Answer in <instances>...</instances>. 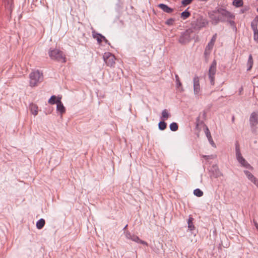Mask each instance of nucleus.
<instances>
[{
    "instance_id": "1",
    "label": "nucleus",
    "mask_w": 258,
    "mask_h": 258,
    "mask_svg": "<svg viewBox=\"0 0 258 258\" xmlns=\"http://www.w3.org/2000/svg\"><path fill=\"white\" fill-rule=\"evenodd\" d=\"M210 15L212 24H218L219 22H225L228 19H235V16L231 12L222 8H216Z\"/></svg>"
},
{
    "instance_id": "2",
    "label": "nucleus",
    "mask_w": 258,
    "mask_h": 258,
    "mask_svg": "<svg viewBox=\"0 0 258 258\" xmlns=\"http://www.w3.org/2000/svg\"><path fill=\"white\" fill-rule=\"evenodd\" d=\"M208 24V21L203 17L197 15L194 16L191 21V28L195 30H200L201 29L206 27Z\"/></svg>"
},
{
    "instance_id": "3",
    "label": "nucleus",
    "mask_w": 258,
    "mask_h": 258,
    "mask_svg": "<svg viewBox=\"0 0 258 258\" xmlns=\"http://www.w3.org/2000/svg\"><path fill=\"white\" fill-rule=\"evenodd\" d=\"M48 55L52 60L63 63L67 61L63 52L58 49L50 48L48 51Z\"/></svg>"
},
{
    "instance_id": "4",
    "label": "nucleus",
    "mask_w": 258,
    "mask_h": 258,
    "mask_svg": "<svg viewBox=\"0 0 258 258\" xmlns=\"http://www.w3.org/2000/svg\"><path fill=\"white\" fill-rule=\"evenodd\" d=\"M30 85L34 87L37 85L38 83L41 82L43 79L42 73L39 71L31 72L29 75Z\"/></svg>"
},
{
    "instance_id": "5",
    "label": "nucleus",
    "mask_w": 258,
    "mask_h": 258,
    "mask_svg": "<svg viewBox=\"0 0 258 258\" xmlns=\"http://www.w3.org/2000/svg\"><path fill=\"white\" fill-rule=\"evenodd\" d=\"M235 150L236 159L241 165L247 169L252 168L251 165L242 156L240 151L239 147L237 143L235 145Z\"/></svg>"
},
{
    "instance_id": "6",
    "label": "nucleus",
    "mask_w": 258,
    "mask_h": 258,
    "mask_svg": "<svg viewBox=\"0 0 258 258\" xmlns=\"http://www.w3.org/2000/svg\"><path fill=\"white\" fill-rule=\"evenodd\" d=\"M193 33L191 29H186L184 32H182L178 38V42L181 44H185L188 43L190 40V35Z\"/></svg>"
},
{
    "instance_id": "7",
    "label": "nucleus",
    "mask_w": 258,
    "mask_h": 258,
    "mask_svg": "<svg viewBox=\"0 0 258 258\" xmlns=\"http://www.w3.org/2000/svg\"><path fill=\"white\" fill-rule=\"evenodd\" d=\"M104 61L106 64L110 67H113L115 65V56L110 52H106L103 56Z\"/></svg>"
},
{
    "instance_id": "8",
    "label": "nucleus",
    "mask_w": 258,
    "mask_h": 258,
    "mask_svg": "<svg viewBox=\"0 0 258 258\" xmlns=\"http://www.w3.org/2000/svg\"><path fill=\"white\" fill-rule=\"evenodd\" d=\"M92 36L93 37L96 39L98 43L100 44L102 41H103L106 44L108 45H110V42L108 40L101 34H100L98 32H96L95 30L92 31Z\"/></svg>"
},
{
    "instance_id": "9",
    "label": "nucleus",
    "mask_w": 258,
    "mask_h": 258,
    "mask_svg": "<svg viewBox=\"0 0 258 258\" xmlns=\"http://www.w3.org/2000/svg\"><path fill=\"white\" fill-rule=\"evenodd\" d=\"M201 114L202 115V118L205 119L206 118V113L205 111H204L202 113H200L198 117H197V118H196V129H197L198 130H199L200 131L201 130V127L202 126H203V127L204 128V124H205L204 123V120H201Z\"/></svg>"
},
{
    "instance_id": "10",
    "label": "nucleus",
    "mask_w": 258,
    "mask_h": 258,
    "mask_svg": "<svg viewBox=\"0 0 258 258\" xmlns=\"http://www.w3.org/2000/svg\"><path fill=\"white\" fill-rule=\"evenodd\" d=\"M194 91L195 95H198L200 92V79L198 76H195L193 80Z\"/></svg>"
},
{
    "instance_id": "11",
    "label": "nucleus",
    "mask_w": 258,
    "mask_h": 258,
    "mask_svg": "<svg viewBox=\"0 0 258 258\" xmlns=\"http://www.w3.org/2000/svg\"><path fill=\"white\" fill-rule=\"evenodd\" d=\"M210 172L211 173V176L217 178L221 175H222L220 172V170L217 165H213L210 169Z\"/></svg>"
},
{
    "instance_id": "12",
    "label": "nucleus",
    "mask_w": 258,
    "mask_h": 258,
    "mask_svg": "<svg viewBox=\"0 0 258 258\" xmlns=\"http://www.w3.org/2000/svg\"><path fill=\"white\" fill-rule=\"evenodd\" d=\"M216 61L214 60L209 68L208 76H215L216 72Z\"/></svg>"
},
{
    "instance_id": "13",
    "label": "nucleus",
    "mask_w": 258,
    "mask_h": 258,
    "mask_svg": "<svg viewBox=\"0 0 258 258\" xmlns=\"http://www.w3.org/2000/svg\"><path fill=\"white\" fill-rule=\"evenodd\" d=\"M56 110L62 115L66 112V108L61 101V97H58V102L56 104Z\"/></svg>"
},
{
    "instance_id": "14",
    "label": "nucleus",
    "mask_w": 258,
    "mask_h": 258,
    "mask_svg": "<svg viewBox=\"0 0 258 258\" xmlns=\"http://www.w3.org/2000/svg\"><path fill=\"white\" fill-rule=\"evenodd\" d=\"M158 7L160 8L163 12L167 13H171L173 11V9L169 7L167 5L164 4H160Z\"/></svg>"
},
{
    "instance_id": "15",
    "label": "nucleus",
    "mask_w": 258,
    "mask_h": 258,
    "mask_svg": "<svg viewBox=\"0 0 258 258\" xmlns=\"http://www.w3.org/2000/svg\"><path fill=\"white\" fill-rule=\"evenodd\" d=\"M258 123L257 115L255 112H252L249 117V124H253Z\"/></svg>"
},
{
    "instance_id": "16",
    "label": "nucleus",
    "mask_w": 258,
    "mask_h": 258,
    "mask_svg": "<svg viewBox=\"0 0 258 258\" xmlns=\"http://www.w3.org/2000/svg\"><path fill=\"white\" fill-rule=\"evenodd\" d=\"M131 240L138 243H141L144 245H148V243L146 241L140 239V238L136 235H133Z\"/></svg>"
},
{
    "instance_id": "17",
    "label": "nucleus",
    "mask_w": 258,
    "mask_h": 258,
    "mask_svg": "<svg viewBox=\"0 0 258 258\" xmlns=\"http://www.w3.org/2000/svg\"><path fill=\"white\" fill-rule=\"evenodd\" d=\"M216 38H217V34L215 33L212 36L210 41L208 43V44L206 47H207L208 48L212 49L213 46L215 44V42L216 41Z\"/></svg>"
},
{
    "instance_id": "18",
    "label": "nucleus",
    "mask_w": 258,
    "mask_h": 258,
    "mask_svg": "<svg viewBox=\"0 0 258 258\" xmlns=\"http://www.w3.org/2000/svg\"><path fill=\"white\" fill-rule=\"evenodd\" d=\"M171 116V114L168 112V110L166 109H164L162 111V116L161 119L163 120H167L169 117Z\"/></svg>"
},
{
    "instance_id": "19",
    "label": "nucleus",
    "mask_w": 258,
    "mask_h": 258,
    "mask_svg": "<svg viewBox=\"0 0 258 258\" xmlns=\"http://www.w3.org/2000/svg\"><path fill=\"white\" fill-rule=\"evenodd\" d=\"M194 220V219L192 217H189L187 221L188 228L191 231L195 230V227L193 223Z\"/></svg>"
},
{
    "instance_id": "20",
    "label": "nucleus",
    "mask_w": 258,
    "mask_h": 258,
    "mask_svg": "<svg viewBox=\"0 0 258 258\" xmlns=\"http://www.w3.org/2000/svg\"><path fill=\"white\" fill-rule=\"evenodd\" d=\"M45 221L44 219H40L36 222V227L38 229H41L45 225Z\"/></svg>"
},
{
    "instance_id": "21",
    "label": "nucleus",
    "mask_w": 258,
    "mask_h": 258,
    "mask_svg": "<svg viewBox=\"0 0 258 258\" xmlns=\"http://www.w3.org/2000/svg\"><path fill=\"white\" fill-rule=\"evenodd\" d=\"M253 64V58L251 54H249L248 56V61L247 62V66L248 68L247 69V71H250L252 67Z\"/></svg>"
},
{
    "instance_id": "22",
    "label": "nucleus",
    "mask_w": 258,
    "mask_h": 258,
    "mask_svg": "<svg viewBox=\"0 0 258 258\" xmlns=\"http://www.w3.org/2000/svg\"><path fill=\"white\" fill-rule=\"evenodd\" d=\"M58 97H56L55 95L51 96L48 100V103L50 104H57L58 102Z\"/></svg>"
},
{
    "instance_id": "23",
    "label": "nucleus",
    "mask_w": 258,
    "mask_h": 258,
    "mask_svg": "<svg viewBox=\"0 0 258 258\" xmlns=\"http://www.w3.org/2000/svg\"><path fill=\"white\" fill-rule=\"evenodd\" d=\"M188 9L181 13V17L183 20L187 19L190 15V13L188 11Z\"/></svg>"
},
{
    "instance_id": "24",
    "label": "nucleus",
    "mask_w": 258,
    "mask_h": 258,
    "mask_svg": "<svg viewBox=\"0 0 258 258\" xmlns=\"http://www.w3.org/2000/svg\"><path fill=\"white\" fill-rule=\"evenodd\" d=\"M167 127V123L164 120L160 121L158 123V128L161 131L165 130Z\"/></svg>"
},
{
    "instance_id": "25",
    "label": "nucleus",
    "mask_w": 258,
    "mask_h": 258,
    "mask_svg": "<svg viewBox=\"0 0 258 258\" xmlns=\"http://www.w3.org/2000/svg\"><path fill=\"white\" fill-rule=\"evenodd\" d=\"M244 173H245L246 177L248 178V179H249L251 182L255 178L253 174L247 170H244Z\"/></svg>"
},
{
    "instance_id": "26",
    "label": "nucleus",
    "mask_w": 258,
    "mask_h": 258,
    "mask_svg": "<svg viewBox=\"0 0 258 258\" xmlns=\"http://www.w3.org/2000/svg\"><path fill=\"white\" fill-rule=\"evenodd\" d=\"M170 129L171 131L175 132L178 129V125L176 122H172L169 125Z\"/></svg>"
},
{
    "instance_id": "27",
    "label": "nucleus",
    "mask_w": 258,
    "mask_h": 258,
    "mask_svg": "<svg viewBox=\"0 0 258 258\" xmlns=\"http://www.w3.org/2000/svg\"><path fill=\"white\" fill-rule=\"evenodd\" d=\"M232 4L233 6L238 8L242 6L243 2L242 0H233Z\"/></svg>"
},
{
    "instance_id": "28",
    "label": "nucleus",
    "mask_w": 258,
    "mask_h": 258,
    "mask_svg": "<svg viewBox=\"0 0 258 258\" xmlns=\"http://www.w3.org/2000/svg\"><path fill=\"white\" fill-rule=\"evenodd\" d=\"M31 108V111L32 112V113L35 116L37 115L38 114V107L34 104H32L30 106Z\"/></svg>"
},
{
    "instance_id": "29",
    "label": "nucleus",
    "mask_w": 258,
    "mask_h": 258,
    "mask_svg": "<svg viewBox=\"0 0 258 258\" xmlns=\"http://www.w3.org/2000/svg\"><path fill=\"white\" fill-rule=\"evenodd\" d=\"M204 130L205 135H206L207 138H208V139L212 138L211 133L208 128V126L206 124H204Z\"/></svg>"
},
{
    "instance_id": "30",
    "label": "nucleus",
    "mask_w": 258,
    "mask_h": 258,
    "mask_svg": "<svg viewBox=\"0 0 258 258\" xmlns=\"http://www.w3.org/2000/svg\"><path fill=\"white\" fill-rule=\"evenodd\" d=\"M194 194L198 197H201L203 196V192L199 188H196L194 190Z\"/></svg>"
},
{
    "instance_id": "31",
    "label": "nucleus",
    "mask_w": 258,
    "mask_h": 258,
    "mask_svg": "<svg viewBox=\"0 0 258 258\" xmlns=\"http://www.w3.org/2000/svg\"><path fill=\"white\" fill-rule=\"evenodd\" d=\"M175 79H176V87L179 88L180 87H181V90L183 91L182 87V84L181 82L180 81L179 78L177 75H175Z\"/></svg>"
},
{
    "instance_id": "32",
    "label": "nucleus",
    "mask_w": 258,
    "mask_h": 258,
    "mask_svg": "<svg viewBox=\"0 0 258 258\" xmlns=\"http://www.w3.org/2000/svg\"><path fill=\"white\" fill-rule=\"evenodd\" d=\"M175 21V18H170L167 20L165 22V24L168 26H172L173 25L174 22Z\"/></svg>"
},
{
    "instance_id": "33",
    "label": "nucleus",
    "mask_w": 258,
    "mask_h": 258,
    "mask_svg": "<svg viewBox=\"0 0 258 258\" xmlns=\"http://www.w3.org/2000/svg\"><path fill=\"white\" fill-rule=\"evenodd\" d=\"M253 31V39L258 43V29H252Z\"/></svg>"
},
{
    "instance_id": "34",
    "label": "nucleus",
    "mask_w": 258,
    "mask_h": 258,
    "mask_svg": "<svg viewBox=\"0 0 258 258\" xmlns=\"http://www.w3.org/2000/svg\"><path fill=\"white\" fill-rule=\"evenodd\" d=\"M251 131L252 133L256 134L257 132V126L256 124H253V126L252 124H250Z\"/></svg>"
},
{
    "instance_id": "35",
    "label": "nucleus",
    "mask_w": 258,
    "mask_h": 258,
    "mask_svg": "<svg viewBox=\"0 0 258 258\" xmlns=\"http://www.w3.org/2000/svg\"><path fill=\"white\" fill-rule=\"evenodd\" d=\"M193 1V0H182L181 1V4L183 6H186L188 5H189L191 2Z\"/></svg>"
},
{
    "instance_id": "36",
    "label": "nucleus",
    "mask_w": 258,
    "mask_h": 258,
    "mask_svg": "<svg viewBox=\"0 0 258 258\" xmlns=\"http://www.w3.org/2000/svg\"><path fill=\"white\" fill-rule=\"evenodd\" d=\"M209 78L210 81V84L212 85H214L215 84V76H208Z\"/></svg>"
},
{
    "instance_id": "37",
    "label": "nucleus",
    "mask_w": 258,
    "mask_h": 258,
    "mask_svg": "<svg viewBox=\"0 0 258 258\" xmlns=\"http://www.w3.org/2000/svg\"><path fill=\"white\" fill-rule=\"evenodd\" d=\"M232 19H228L226 22L228 23L232 27H235V23L233 20H231Z\"/></svg>"
},
{
    "instance_id": "38",
    "label": "nucleus",
    "mask_w": 258,
    "mask_h": 258,
    "mask_svg": "<svg viewBox=\"0 0 258 258\" xmlns=\"http://www.w3.org/2000/svg\"><path fill=\"white\" fill-rule=\"evenodd\" d=\"M257 23L252 21L251 23V27L252 29H257Z\"/></svg>"
},
{
    "instance_id": "39",
    "label": "nucleus",
    "mask_w": 258,
    "mask_h": 258,
    "mask_svg": "<svg viewBox=\"0 0 258 258\" xmlns=\"http://www.w3.org/2000/svg\"><path fill=\"white\" fill-rule=\"evenodd\" d=\"M211 49L208 48L207 47H206L205 51H204V55L205 56H208L210 54L211 52Z\"/></svg>"
},
{
    "instance_id": "40",
    "label": "nucleus",
    "mask_w": 258,
    "mask_h": 258,
    "mask_svg": "<svg viewBox=\"0 0 258 258\" xmlns=\"http://www.w3.org/2000/svg\"><path fill=\"white\" fill-rule=\"evenodd\" d=\"M249 9V8L248 7H245L244 8L241 9L240 10V13L243 14V13H245L246 11H248Z\"/></svg>"
},
{
    "instance_id": "41",
    "label": "nucleus",
    "mask_w": 258,
    "mask_h": 258,
    "mask_svg": "<svg viewBox=\"0 0 258 258\" xmlns=\"http://www.w3.org/2000/svg\"><path fill=\"white\" fill-rule=\"evenodd\" d=\"M133 234H132L130 232L127 231L125 233V236L126 238L129 239H132V236Z\"/></svg>"
},
{
    "instance_id": "42",
    "label": "nucleus",
    "mask_w": 258,
    "mask_h": 258,
    "mask_svg": "<svg viewBox=\"0 0 258 258\" xmlns=\"http://www.w3.org/2000/svg\"><path fill=\"white\" fill-rule=\"evenodd\" d=\"M208 141L210 143V144L213 147H216V145L215 143L214 142L212 138L208 139Z\"/></svg>"
},
{
    "instance_id": "43",
    "label": "nucleus",
    "mask_w": 258,
    "mask_h": 258,
    "mask_svg": "<svg viewBox=\"0 0 258 258\" xmlns=\"http://www.w3.org/2000/svg\"><path fill=\"white\" fill-rule=\"evenodd\" d=\"M252 182H253L257 187H258V179L257 178H255L253 181H252Z\"/></svg>"
},
{
    "instance_id": "44",
    "label": "nucleus",
    "mask_w": 258,
    "mask_h": 258,
    "mask_svg": "<svg viewBox=\"0 0 258 258\" xmlns=\"http://www.w3.org/2000/svg\"><path fill=\"white\" fill-rule=\"evenodd\" d=\"M253 224L256 228V229H258V223L254 220H253Z\"/></svg>"
},
{
    "instance_id": "45",
    "label": "nucleus",
    "mask_w": 258,
    "mask_h": 258,
    "mask_svg": "<svg viewBox=\"0 0 258 258\" xmlns=\"http://www.w3.org/2000/svg\"><path fill=\"white\" fill-rule=\"evenodd\" d=\"M253 21L256 22L258 23V16H256L254 19L253 20Z\"/></svg>"
},
{
    "instance_id": "46",
    "label": "nucleus",
    "mask_w": 258,
    "mask_h": 258,
    "mask_svg": "<svg viewBox=\"0 0 258 258\" xmlns=\"http://www.w3.org/2000/svg\"><path fill=\"white\" fill-rule=\"evenodd\" d=\"M203 158H204L205 159H206V160H208L209 159H210V156H208V155H203Z\"/></svg>"
},
{
    "instance_id": "47",
    "label": "nucleus",
    "mask_w": 258,
    "mask_h": 258,
    "mask_svg": "<svg viewBox=\"0 0 258 258\" xmlns=\"http://www.w3.org/2000/svg\"><path fill=\"white\" fill-rule=\"evenodd\" d=\"M234 119H235V117H234V116H232V121L233 122H234Z\"/></svg>"
},
{
    "instance_id": "48",
    "label": "nucleus",
    "mask_w": 258,
    "mask_h": 258,
    "mask_svg": "<svg viewBox=\"0 0 258 258\" xmlns=\"http://www.w3.org/2000/svg\"><path fill=\"white\" fill-rule=\"evenodd\" d=\"M127 227V224H126V225L124 226V227L123 228V230H125L126 229Z\"/></svg>"
},
{
    "instance_id": "49",
    "label": "nucleus",
    "mask_w": 258,
    "mask_h": 258,
    "mask_svg": "<svg viewBox=\"0 0 258 258\" xmlns=\"http://www.w3.org/2000/svg\"><path fill=\"white\" fill-rule=\"evenodd\" d=\"M242 89H243L242 87H241L239 91L241 92L242 90Z\"/></svg>"
},
{
    "instance_id": "50",
    "label": "nucleus",
    "mask_w": 258,
    "mask_h": 258,
    "mask_svg": "<svg viewBox=\"0 0 258 258\" xmlns=\"http://www.w3.org/2000/svg\"><path fill=\"white\" fill-rule=\"evenodd\" d=\"M201 1H207V0H201Z\"/></svg>"
},
{
    "instance_id": "51",
    "label": "nucleus",
    "mask_w": 258,
    "mask_h": 258,
    "mask_svg": "<svg viewBox=\"0 0 258 258\" xmlns=\"http://www.w3.org/2000/svg\"><path fill=\"white\" fill-rule=\"evenodd\" d=\"M257 231H258V228L257 229Z\"/></svg>"
}]
</instances>
